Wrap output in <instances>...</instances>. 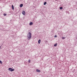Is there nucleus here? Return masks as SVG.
<instances>
[{
	"instance_id": "nucleus-1",
	"label": "nucleus",
	"mask_w": 77,
	"mask_h": 77,
	"mask_svg": "<svg viewBox=\"0 0 77 77\" xmlns=\"http://www.w3.org/2000/svg\"><path fill=\"white\" fill-rule=\"evenodd\" d=\"M32 35V33L31 32H29L27 34V39H28V40H29V39H31V35Z\"/></svg>"
},
{
	"instance_id": "nucleus-2",
	"label": "nucleus",
	"mask_w": 77,
	"mask_h": 77,
	"mask_svg": "<svg viewBox=\"0 0 77 77\" xmlns=\"http://www.w3.org/2000/svg\"><path fill=\"white\" fill-rule=\"evenodd\" d=\"M9 71H11V72H12V71H14V69H12V68H10L8 69Z\"/></svg>"
},
{
	"instance_id": "nucleus-3",
	"label": "nucleus",
	"mask_w": 77,
	"mask_h": 77,
	"mask_svg": "<svg viewBox=\"0 0 77 77\" xmlns=\"http://www.w3.org/2000/svg\"><path fill=\"white\" fill-rule=\"evenodd\" d=\"M36 72H41V71L40 70H39L38 69H36Z\"/></svg>"
},
{
	"instance_id": "nucleus-4",
	"label": "nucleus",
	"mask_w": 77,
	"mask_h": 77,
	"mask_svg": "<svg viewBox=\"0 0 77 77\" xmlns=\"http://www.w3.org/2000/svg\"><path fill=\"white\" fill-rule=\"evenodd\" d=\"M25 11H23L22 13V14H23V15H25Z\"/></svg>"
},
{
	"instance_id": "nucleus-5",
	"label": "nucleus",
	"mask_w": 77,
	"mask_h": 77,
	"mask_svg": "<svg viewBox=\"0 0 77 77\" xmlns=\"http://www.w3.org/2000/svg\"><path fill=\"white\" fill-rule=\"evenodd\" d=\"M41 39H39L38 41V44H40L41 43Z\"/></svg>"
},
{
	"instance_id": "nucleus-6",
	"label": "nucleus",
	"mask_w": 77,
	"mask_h": 77,
	"mask_svg": "<svg viewBox=\"0 0 77 77\" xmlns=\"http://www.w3.org/2000/svg\"><path fill=\"white\" fill-rule=\"evenodd\" d=\"M23 6V4H21L20 5V8H22V7Z\"/></svg>"
},
{
	"instance_id": "nucleus-7",
	"label": "nucleus",
	"mask_w": 77,
	"mask_h": 77,
	"mask_svg": "<svg viewBox=\"0 0 77 77\" xmlns=\"http://www.w3.org/2000/svg\"><path fill=\"white\" fill-rule=\"evenodd\" d=\"M12 8L13 10H14V5H12Z\"/></svg>"
},
{
	"instance_id": "nucleus-8",
	"label": "nucleus",
	"mask_w": 77,
	"mask_h": 77,
	"mask_svg": "<svg viewBox=\"0 0 77 77\" xmlns=\"http://www.w3.org/2000/svg\"><path fill=\"white\" fill-rule=\"evenodd\" d=\"M57 45V43H56L54 45V47H56Z\"/></svg>"
},
{
	"instance_id": "nucleus-9",
	"label": "nucleus",
	"mask_w": 77,
	"mask_h": 77,
	"mask_svg": "<svg viewBox=\"0 0 77 77\" xmlns=\"http://www.w3.org/2000/svg\"><path fill=\"white\" fill-rule=\"evenodd\" d=\"M32 24H33V23L32 22H30L29 23L30 26H32Z\"/></svg>"
},
{
	"instance_id": "nucleus-10",
	"label": "nucleus",
	"mask_w": 77,
	"mask_h": 77,
	"mask_svg": "<svg viewBox=\"0 0 77 77\" xmlns=\"http://www.w3.org/2000/svg\"><path fill=\"white\" fill-rule=\"evenodd\" d=\"M46 4H47V2H45L44 3V5H46Z\"/></svg>"
},
{
	"instance_id": "nucleus-11",
	"label": "nucleus",
	"mask_w": 77,
	"mask_h": 77,
	"mask_svg": "<svg viewBox=\"0 0 77 77\" xmlns=\"http://www.w3.org/2000/svg\"><path fill=\"white\" fill-rule=\"evenodd\" d=\"M60 9L61 10V9H63V8H62V7H61L60 8Z\"/></svg>"
},
{
	"instance_id": "nucleus-12",
	"label": "nucleus",
	"mask_w": 77,
	"mask_h": 77,
	"mask_svg": "<svg viewBox=\"0 0 77 77\" xmlns=\"http://www.w3.org/2000/svg\"><path fill=\"white\" fill-rule=\"evenodd\" d=\"M3 15H4V16H6V14H3Z\"/></svg>"
},
{
	"instance_id": "nucleus-13",
	"label": "nucleus",
	"mask_w": 77,
	"mask_h": 77,
	"mask_svg": "<svg viewBox=\"0 0 77 77\" xmlns=\"http://www.w3.org/2000/svg\"><path fill=\"white\" fill-rule=\"evenodd\" d=\"M28 63H30V60H28Z\"/></svg>"
},
{
	"instance_id": "nucleus-14",
	"label": "nucleus",
	"mask_w": 77,
	"mask_h": 77,
	"mask_svg": "<svg viewBox=\"0 0 77 77\" xmlns=\"http://www.w3.org/2000/svg\"><path fill=\"white\" fill-rule=\"evenodd\" d=\"M0 63H1V64H2V61H0Z\"/></svg>"
},
{
	"instance_id": "nucleus-15",
	"label": "nucleus",
	"mask_w": 77,
	"mask_h": 77,
	"mask_svg": "<svg viewBox=\"0 0 77 77\" xmlns=\"http://www.w3.org/2000/svg\"><path fill=\"white\" fill-rule=\"evenodd\" d=\"M56 37H57V35H55V36H54V37L56 38Z\"/></svg>"
},
{
	"instance_id": "nucleus-16",
	"label": "nucleus",
	"mask_w": 77,
	"mask_h": 77,
	"mask_svg": "<svg viewBox=\"0 0 77 77\" xmlns=\"http://www.w3.org/2000/svg\"><path fill=\"white\" fill-rule=\"evenodd\" d=\"M65 37H63L62 38V39H65Z\"/></svg>"
},
{
	"instance_id": "nucleus-17",
	"label": "nucleus",
	"mask_w": 77,
	"mask_h": 77,
	"mask_svg": "<svg viewBox=\"0 0 77 77\" xmlns=\"http://www.w3.org/2000/svg\"><path fill=\"white\" fill-rule=\"evenodd\" d=\"M0 48H1V46H0Z\"/></svg>"
}]
</instances>
